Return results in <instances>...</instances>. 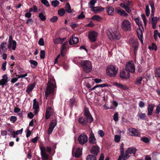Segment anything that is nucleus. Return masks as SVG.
I'll return each mask as SVG.
<instances>
[{
	"label": "nucleus",
	"mask_w": 160,
	"mask_h": 160,
	"mask_svg": "<svg viewBox=\"0 0 160 160\" xmlns=\"http://www.w3.org/2000/svg\"><path fill=\"white\" fill-rule=\"evenodd\" d=\"M56 88V85L55 79H51L47 84L46 90L45 91V95L46 99H47L49 95H53L55 88Z\"/></svg>",
	"instance_id": "1"
},
{
	"label": "nucleus",
	"mask_w": 160,
	"mask_h": 160,
	"mask_svg": "<svg viewBox=\"0 0 160 160\" xmlns=\"http://www.w3.org/2000/svg\"><path fill=\"white\" fill-rule=\"evenodd\" d=\"M106 33L108 38L111 40H118L120 38L119 32L116 28H108L106 31Z\"/></svg>",
	"instance_id": "2"
},
{
	"label": "nucleus",
	"mask_w": 160,
	"mask_h": 160,
	"mask_svg": "<svg viewBox=\"0 0 160 160\" xmlns=\"http://www.w3.org/2000/svg\"><path fill=\"white\" fill-rule=\"evenodd\" d=\"M134 20L139 27V28L138 29L137 31V33L139 39L140 41L142 44L143 43V37L142 35V31L140 28V26L142 27L141 24V21L138 18L134 19Z\"/></svg>",
	"instance_id": "3"
},
{
	"label": "nucleus",
	"mask_w": 160,
	"mask_h": 160,
	"mask_svg": "<svg viewBox=\"0 0 160 160\" xmlns=\"http://www.w3.org/2000/svg\"><path fill=\"white\" fill-rule=\"evenodd\" d=\"M81 64L83 67V70L87 73L91 71L92 65L90 62L88 60L81 61Z\"/></svg>",
	"instance_id": "4"
},
{
	"label": "nucleus",
	"mask_w": 160,
	"mask_h": 160,
	"mask_svg": "<svg viewBox=\"0 0 160 160\" xmlns=\"http://www.w3.org/2000/svg\"><path fill=\"white\" fill-rule=\"evenodd\" d=\"M121 28L123 30L125 31H130L131 30V24L128 20L125 19L121 23Z\"/></svg>",
	"instance_id": "5"
},
{
	"label": "nucleus",
	"mask_w": 160,
	"mask_h": 160,
	"mask_svg": "<svg viewBox=\"0 0 160 160\" xmlns=\"http://www.w3.org/2000/svg\"><path fill=\"white\" fill-rule=\"evenodd\" d=\"M117 69L113 65H110L108 67L106 72L107 74L110 77H114L117 73Z\"/></svg>",
	"instance_id": "6"
},
{
	"label": "nucleus",
	"mask_w": 160,
	"mask_h": 160,
	"mask_svg": "<svg viewBox=\"0 0 160 160\" xmlns=\"http://www.w3.org/2000/svg\"><path fill=\"white\" fill-rule=\"evenodd\" d=\"M135 66L133 61H129L126 64L125 69L128 72L134 73L135 72Z\"/></svg>",
	"instance_id": "7"
},
{
	"label": "nucleus",
	"mask_w": 160,
	"mask_h": 160,
	"mask_svg": "<svg viewBox=\"0 0 160 160\" xmlns=\"http://www.w3.org/2000/svg\"><path fill=\"white\" fill-rule=\"evenodd\" d=\"M98 33L93 31H89L88 33V38L91 42H95L97 39Z\"/></svg>",
	"instance_id": "8"
},
{
	"label": "nucleus",
	"mask_w": 160,
	"mask_h": 160,
	"mask_svg": "<svg viewBox=\"0 0 160 160\" xmlns=\"http://www.w3.org/2000/svg\"><path fill=\"white\" fill-rule=\"evenodd\" d=\"M88 140V137L85 134L83 133L79 135L78 138V140L80 144L83 145L86 143Z\"/></svg>",
	"instance_id": "9"
},
{
	"label": "nucleus",
	"mask_w": 160,
	"mask_h": 160,
	"mask_svg": "<svg viewBox=\"0 0 160 160\" xmlns=\"http://www.w3.org/2000/svg\"><path fill=\"white\" fill-rule=\"evenodd\" d=\"M84 115L87 118V122L91 123L93 121V118L91 115L88 109L86 107L84 109Z\"/></svg>",
	"instance_id": "10"
},
{
	"label": "nucleus",
	"mask_w": 160,
	"mask_h": 160,
	"mask_svg": "<svg viewBox=\"0 0 160 160\" xmlns=\"http://www.w3.org/2000/svg\"><path fill=\"white\" fill-rule=\"evenodd\" d=\"M12 36H10L9 38L8 44V48H10L12 46V49L13 50H15L16 47V42L15 40H12Z\"/></svg>",
	"instance_id": "11"
},
{
	"label": "nucleus",
	"mask_w": 160,
	"mask_h": 160,
	"mask_svg": "<svg viewBox=\"0 0 160 160\" xmlns=\"http://www.w3.org/2000/svg\"><path fill=\"white\" fill-rule=\"evenodd\" d=\"M130 133V135L131 136H137V137H140V133L136 129L130 128L128 129Z\"/></svg>",
	"instance_id": "12"
},
{
	"label": "nucleus",
	"mask_w": 160,
	"mask_h": 160,
	"mask_svg": "<svg viewBox=\"0 0 160 160\" xmlns=\"http://www.w3.org/2000/svg\"><path fill=\"white\" fill-rule=\"evenodd\" d=\"M57 124L55 120H52L49 124V128L48 130V134H51L53 131L54 128Z\"/></svg>",
	"instance_id": "13"
},
{
	"label": "nucleus",
	"mask_w": 160,
	"mask_h": 160,
	"mask_svg": "<svg viewBox=\"0 0 160 160\" xmlns=\"http://www.w3.org/2000/svg\"><path fill=\"white\" fill-rule=\"evenodd\" d=\"M41 155L43 160H45L48 159V156L45 153L46 148L42 147L40 148Z\"/></svg>",
	"instance_id": "14"
},
{
	"label": "nucleus",
	"mask_w": 160,
	"mask_h": 160,
	"mask_svg": "<svg viewBox=\"0 0 160 160\" xmlns=\"http://www.w3.org/2000/svg\"><path fill=\"white\" fill-rule=\"evenodd\" d=\"M8 78L6 74L2 76V78L0 80V86L1 85L2 88L4 87V85H6L8 82Z\"/></svg>",
	"instance_id": "15"
},
{
	"label": "nucleus",
	"mask_w": 160,
	"mask_h": 160,
	"mask_svg": "<svg viewBox=\"0 0 160 160\" xmlns=\"http://www.w3.org/2000/svg\"><path fill=\"white\" fill-rule=\"evenodd\" d=\"M33 109L34 110V113L35 115H37L38 112L39 108V104L37 101L36 99H34L33 100Z\"/></svg>",
	"instance_id": "16"
},
{
	"label": "nucleus",
	"mask_w": 160,
	"mask_h": 160,
	"mask_svg": "<svg viewBox=\"0 0 160 160\" xmlns=\"http://www.w3.org/2000/svg\"><path fill=\"white\" fill-rule=\"evenodd\" d=\"M91 10L95 13H98L103 11L104 10V8L101 6H97L91 9Z\"/></svg>",
	"instance_id": "17"
},
{
	"label": "nucleus",
	"mask_w": 160,
	"mask_h": 160,
	"mask_svg": "<svg viewBox=\"0 0 160 160\" xmlns=\"http://www.w3.org/2000/svg\"><path fill=\"white\" fill-rule=\"evenodd\" d=\"M155 106V105L153 104H148L147 108L148 115V116H150L152 114Z\"/></svg>",
	"instance_id": "18"
},
{
	"label": "nucleus",
	"mask_w": 160,
	"mask_h": 160,
	"mask_svg": "<svg viewBox=\"0 0 160 160\" xmlns=\"http://www.w3.org/2000/svg\"><path fill=\"white\" fill-rule=\"evenodd\" d=\"M99 151V148L97 145L93 146L90 152L91 153L97 155Z\"/></svg>",
	"instance_id": "19"
},
{
	"label": "nucleus",
	"mask_w": 160,
	"mask_h": 160,
	"mask_svg": "<svg viewBox=\"0 0 160 160\" xmlns=\"http://www.w3.org/2000/svg\"><path fill=\"white\" fill-rule=\"evenodd\" d=\"M78 38L75 37L74 35L71 37L69 41V43L70 45H72L77 43L78 42Z\"/></svg>",
	"instance_id": "20"
},
{
	"label": "nucleus",
	"mask_w": 160,
	"mask_h": 160,
	"mask_svg": "<svg viewBox=\"0 0 160 160\" xmlns=\"http://www.w3.org/2000/svg\"><path fill=\"white\" fill-rule=\"evenodd\" d=\"M115 11L120 16H123L124 17H127L128 16V14L125 12V11L120 8L116 9Z\"/></svg>",
	"instance_id": "21"
},
{
	"label": "nucleus",
	"mask_w": 160,
	"mask_h": 160,
	"mask_svg": "<svg viewBox=\"0 0 160 160\" xmlns=\"http://www.w3.org/2000/svg\"><path fill=\"white\" fill-rule=\"evenodd\" d=\"M120 76L122 78L127 79L130 77V74L129 72L126 73L124 71H122L120 73Z\"/></svg>",
	"instance_id": "22"
},
{
	"label": "nucleus",
	"mask_w": 160,
	"mask_h": 160,
	"mask_svg": "<svg viewBox=\"0 0 160 160\" xmlns=\"http://www.w3.org/2000/svg\"><path fill=\"white\" fill-rule=\"evenodd\" d=\"M7 44L6 42H2L0 46V52L2 51L6 52L7 50Z\"/></svg>",
	"instance_id": "23"
},
{
	"label": "nucleus",
	"mask_w": 160,
	"mask_h": 160,
	"mask_svg": "<svg viewBox=\"0 0 160 160\" xmlns=\"http://www.w3.org/2000/svg\"><path fill=\"white\" fill-rule=\"evenodd\" d=\"M89 142L90 144H94L97 142L96 140L93 133H91L89 138Z\"/></svg>",
	"instance_id": "24"
},
{
	"label": "nucleus",
	"mask_w": 160,
	"mask_h": 160,
	"mask_svg": "<svg viewBox=\"0 0 160 160\" xmlns=\"http://www.w3.org/2000/svg\"><path fill=\"white\" fill-rule=\"evenodd\" d=\"M114 85L117 86L119 88L122 89L123 90H127L128 89L127 86L124 84H122L120 83H118L117 82L114 83Z\"/></svg>",
	"instance_id": "25"
},
{
	"label": "nucleus",
	"mask_w": 160,
	"mask_h": 160,
	"mask_svg": "<svg viewBox=\"0 0 160 160\" xmlns=\"http://www.w3.org/2000/svg\"><path fill=\"white\" fill-rule=\"evenodd\" d=\"M106 11L108 15L112 16L113 12L114 11V9L112 7L108 6L106 8Z\"/></svg>",
	"instance_id": "26"
},
{
	"label": "nucleus",
	"mask_w": 160,
	"mask_h": 160,
	"mask_svg": "<svg viewBox=\"0 0 160 160\" xmlns=\"http://www.w3.org/2000/svg\"><path fill=\"white\" fill-rule=\"evenodd\" d=\"M152 158L153 160H159L160 158V154L157 152H153Z\"/></svg>",
	"instance_id": "27"
},
{
	"label": "nucleus",
	"mask_w": 160,
	"mask_h": 160,
	"mask_svg": "<svg viewBox=\"0 0 160 160\" xmlns=\"http://www.w3.org/2000/svg\"><path fill=\"white\" fill-rule=\"evenodd\" d=\"M52 108L51 107L48 108L46 111L45 118L46 119L49 118L50 117L51 112Z\"/></svg>",
	"instance_id": "28"
},
{
	"label": "nucleus",
	"mask_w": 160,
	"mask_h": 160,
	"mask_svg": "<svg viewBox=\"0 0 160 160\" xmlns=\"http://www.w3.org/2000/svg\"><path fill=\"white\" fill-rule=\"evenodd\" d=\"M35 86L34 84H29L27 87V88L26 89V92L29 94L32 91Z\"/></svg>",
	"instance_id": "29"
},
{
	"label": "nucleus",
	"mask_w": 160,
	"mask_h": 160,
	"mask_svg": "<svg viewBox=\"0 0 160 160\" xmlns=\"http://www.w3.org/2000/svg\"><path fill=\"white\" fill-rule=\"evenodd\" d=\"M127 151L130 154H133L135 155V153L137 151L136 149L134 147H131L128 148Z\"/></svg>",
	"instance_id": "30"
},
{
	"label": "nucleus",
	"mask_w": 160,
	"mask_h": 160,
	"mask_svg": "<svg viewBox=\"0 0 160 160\" xmlns=\"http://www.w3.org/2000/svg\"><path fill=\"white\" fill-rule=\"evenodd\" d=\"M82 148H78L75 153V157L76 158L79 157L82 154Z\"/></svg>",
	"instance_id": "31"
},
{
	"label": "nucleus",
	"mask_w": 160,
	"mask_h": 160,
	"mask_svg": "<svg viewBox=\"0 0 160 160\" xmlns=\"http://www.w3.org/2000/svg\"><path fill=\"white\" fill-rule=\"evenodd\" d=\"M138 42L137 41L134 42L132 43V46L134 48V52L136 54L138 49Z\"/></svg>",
	"instance_id": "32"
},
{
	"label": "nucleus",
	"mask_w": 160,
	"mask_h": 160,
	"mask_svg": "<svg viewBox=\"0 0 160 160\" xmlns=\"http://www.w3.org/2000/svg\"><path fill=\"white\" fill-rule=\"evenodd\" d=\"M79 122L83 125H86L87 124V122L85 119L82 117H80L78 120Z\"/></svg>",
	"instance_id": "33"
},
{
	"label": "nucleus",
	"mask_w": 160,
	"mask_h": 160,
	"mask_svg": "<svg viewBox=\"0 0 160 160\" xmlns=\"http://www.w3.org/2000/svg\"><path fill=\"white\" fill-rule=\"evenodd\" d=\"M97 1L96 0H91L88 3L89 7L91 9L94 8L95 4L96 3Z\"/></svg>",
	"instance_id": "34"
},
{
	"label": "nucleus",
	"mask_w": 160,
	"mask_h": 160,
	"mask_svg": "<svg viewBox=\"0 0 160 160\" xmlns=\"http://www.w3.org/2000/svg\"><path fill=\"white\" fill-rule=\"evenodd\" d=\"M150 4L151 8V16H153L154 13L155 11V8L154 6V3L153 2H150Z\"/></svg>",
	"instance_id": "35"
},
{
	"label": "nucleus",
	"mask_w": 160,
	"mask_h": 160,
	"mask_svg": "<svg viewBox=\"0 0 160 160\" xmlns=\"http://www.w3.org/2000/svg\"><path fill=\"white\" fill-rule=\"evenodd\" d=\"M131 154L127 151H126L124 156H123V160H126L128 158L131 156Z\"/></svg>",
	"instance_id": "36"
},
{
	"label": "nucleus",
	"mask_w": 160,
	"mask_h": 160,
	"mask_svg": "<svg viewBox=\"0 0 160 160\" xmlns=\"http://www.w3.org/2000/svg\"><path fill=\"white\" fill-rule=\"evenodd\" d=\"M65 8L67 12L69 13L72 12V11L71 10V7L69 3H67L66 4Z\"/></svg>",
	"instance_id": "37"
},
{
	"label": "nucleus",
	"mask_w": 160,
	"mask_h": 160,
	"mask_svg": "<svg viewBox=\"0 0 160 160\" xmlns=\"http://www.w3.org/2000/svg\"><path fill=\"white\" fill-rule=\"evenodd\" d=\"M65 13V11L63 8L59 9L58 11V14L60 16H63Z\"/></svg>",
	"instance_id": "38"
},
{
	"label": "nucleus",
	"mask_w": 160,
	"mask_h": 160,
	"mask_svg": "<svg viewBox=\"0 0 160 160\" xmlns=\"http://www.w3.org/2000/svg\"><path fill=\"white\" fill-rule=\"evenodd\" d=\"M143 78L141 77H137L135 83L137 85H139L141 84Z\"/></svg>",
	"instance_id": "39"
},
{
	"label": "nucleus",
	"mask_w": 160,
	"mask_h": 160,
	"mask_svg": "<svg viewBox=\"0 0 160 160\" xmlns=\"http://www.w3.org/2000/svg\"><path fill=\"white\" fill-rule=\"evenodd\" d=\"M155 73V77L160 78V67L156 69Z\"/></svg>",
	"instance_id": "40"
},
{
	"label": "nucleus",
	"mask_w": 160,
	"mask_h": 160,
	"mask_svg": "<svg viewBox=\"0 0 160 160\" xmlns=\"http://www.w3.org/2000/svg\"><path fill=\"white\" fill-rule=\"evenodd\" d=\"M97 159L95 156L92 155H89L87 157V160H96Z\"/></svg>",
	"instance_id": "41"
},
{
	"label": "nucleus",
	"mask_w": 160,
	"mask_h": 160,
	"mask_svg": "<svg viewBox=\"0 0 160 160\" xmlns=\"http://www.w3.org/2000/svg\"><path fill=\"white\" fill-rule=\"evenodd\" d=\"M141 140L145 143H147L149 142L151 140L150 138L143 137L141 138Z\"/></svg>",
	"instance_id": "42"
},
{
	"label": "nucleus",
	"mask_w": 160,
	"mask_h": 160,
	"mask_svg": "<svg viewBox=\"0 0 160 160\" xmlns=\"http://www.w3.org/2000/svg\"><path fill=\"white\" fill-rule=\"evenodd\" d=\"M52 5L54 7H57L59 4V2L57 0H53L52 2Z\"/></svg>",
	"instance_id": "43"
},
{
	"label": "nucleus",
	"mask_w": 160,
	"mask_h": 160,
	"mask_svg": "<svg viewBox=\"0 0 160 160\" xmlns=\"http://www.w3.org/2000/svg\"><path fill=\"white\" fill-rule=\"evenodd\" d=\"M54 43L55 44H58L62 43L61 38H58L53 40Z\"/></svg>",
	"instance_id": "44"
},
{
	"label": "nucleus",
	"mask_w": 160,
	"mask_h": 160,
	"mask_svg": "<svg viewBox=\"0 0 160 160\" xmlns=\"http://www.w3.org/2000/svg\"><path fill=\"white\" fill-rule=\"evenodd\" d=\"M138 115L140 118L142 119H144L146 116L145 113L142 112H140Z\"/></svg>",
	"instance_id": "45"
},
{
	"label": "nucleus",
	"mask_w": 160,
	"mask_h": 160,
	"mask_svg": "<svg viewBox=\"0 0 160 160\" xmlns=\"http://www.w3.org/2000/svg\"><path fill=\"white\" fill-rule=\"evenodd\" d=\"M120 154L121 155H123L124 153V144L122 143L121 145L120 148Z\"/></svg>",
	"instance_id": "46"
},
{
	"label": "nucleus",
	"mask_w": 160,
	"mask_h": 160,
	"mask_svg": "<svg viewBox=\"0 0 160 160\" xmlns=\"http://www.w3.org/2000/svg\"><path fill=\"white\" fill-rule=\"evenodd\" d=\"M92 19L99 21L101 20V18L98 15H95L92 18Z\"/></svg>",
	"instance_id": "47"
},
{
	"label": "nucleus",
	"mask_w": 160,
	"mask_h": 160,
	"mask_svg": "<svg viewBox=\"0 0 160 160\" xmlns=\"http://www.w3.org/2000/svg\"><path fill=\"white\" fill-rule=\"evenodd\" d=\"M39 17L42 21L45 20L46 19L45 16L44 15V14L42 13H40L39 14Z\"/></svg>",
	"instance_id": "48"
},
{
	"label": "nucleus",
	"mask_w": 160,
	"mask_h": 160,
	"mask_svg": "<svg viewBox=\"0 0 160 160\" xmlns=\"http://www.w3.org/2000/svg\"><path fill=\"white\" fill-rule=\"evenodd\" d=\"M145 13L147 16H149L150 11L148 5L146 6Z\"/></svg>",
	"instance_id": "49"
},
{
	"label": "nucleus",
	"mask_w": 160,
	"mask_h": 160,
	"mask_svg": "<svg viewBox=\"0 0 160 160\" xmlns=\"http://www.w3.org/2000/svg\"><path fill=\"white\" fill-rule=\"evenodd\" d=\"M81 58L80 57H75L74 58L73 61V62L77 64L79 63L80 62V61L81 62V61L80 60V59Z\"/></svg>",
	"instance_id": "50"
},
{
	"label": "nucleus",
	"mask_w": 160,
	"mask_h": 160,
	"mask_svg": "<svg viewBox=\"0 0 160 160\" xmlns=\"http://www.w3.org/2000/svg\"><path fill=\"white\" fill-rule=\"evenodd\" d=\"M149 48L151 49L152 48V50H154L155 51H156L157 50V47L156 44L154 43H152V46H149Z\"/></svg>",
	"instance_id": "51"
},
{
	"label": "nucleus",
	"mask_w": 160,
	"mask_h": 160,
	"mask_svg": "<svg viewBox=\"0 0 160 160\" xmlns=\"http://www.w3.org/2000/svg\"><path fill=\"white\" fill-rule=\"evenodd\" d=\"M37 8L34 5L33 6V8H30L29 9V12H36L37 10Z\"/></svg>",
	"instance_id": "52"
},
{
	"label": "nucleus",
	"mask_w": 160,
	"mask_h": 160,
	"mask_svg": "<svg viewBox=\"0 0 160 160\" xmlns=\"http://www.w3.org/2000/svg\"><path fill=\"white\" fill-rule=\"evenodd\" d=\"M40 57L41 59H43L45 57V52L44 50H41L40 51Z\"/></svg>",
	"instance_id": "53"
},
{
	"label": "nucleus",
	"mask_w": 160,
	"mask_h": 160,
	"mask_svg": "<svg viewBox=\"0 0 160 160\" xmlns=\"http://www.w3.org/2000/svg\"><path fill=\"white\" fill-rule=\"evenodd\" d=\"M160 112V104H159L157 107L155 111V113L158 114Z\"/></svg>",
	"instance_id": "54"
},
{
	"label": "nucleus",
	"mask_w": 160,
	"mask_h": 160,
	"mask_svg": "<svg viewBox=\"0 0 160 160\" xmlns=\"http://www.w3.org/2000/svg\"><path fill=\"white\" fill-rule=\"evenodd\" d=\"M17 119V117L14 116H11L10 118V121L12 123H14Z\"/></svg>",
	"instance_id": "55"
},
{
	"label": "nucleus",
	"mask_w": 160,
	"mask_h": 160,
	"mask_svg": "<svg viewBox=\"0 0 160 160\" xmlns=\"http://www.w3.org/2000/svg\"><path fill=\"white\" fill-rule=\"evenodd\" d=\"M41 2L43 4L47 7H48L49 6L48 2L46 0H41Z\"/></svg>",
	"instance_id": "56"
},
{
	"label": "nucleus",
	"mask_w": 160,
	"mask_h": 160,
	"mask_svg": "<svg viewBox=\"0 0 160 160\" xmlns=\"http://www.w3.org/2000/svg\"><path fill=\"white\" fill-rule=\"evenodd\" d=\"M120 137L118 135L115 136L114 141L116 142H119L120 141Z\"/></svg>",
	"instance_id": "57"
},
{
	"label": "nucleus",
	"mask_w": 160,
	"mask_h": 160,
	"mask_svg": "<svg viewBox=\"0 0 160 160\" xmlns=\"http://www.w3.org/2000/svg\"><path fill=\"white\" fill-rule=\"evenodd\" d=\"M141 17L143 19L144 25H145V26H146L147 23V22L146 19V17H145V15L144 14H142L141 15Z\"/></svg>",
	"instance_id": "58"
},
{
	"label": "nucleus",
	"mask_w": 160,
	"mask_h": 160,
	"mask_svg": "<svg viewBox=\"0 0 160 160\" xmlns=\"http://www.w3.org/2000/svg\"><path fill=\"white\" fill-rule=\"evenodd\" d=\"M58 19V18L57 17L54 16L51 18L50 21L52 22H56L57 20Z\"/></svg>",
	"instance_id": "59"
},
{
	"label": "nucleus",
	"mask_w": 160,
	"mask_h": 160,
	"mask_svg": "<svg viewBox=\"0 0 160 160\" xmlns=\"http://www.w3.org/2000/svg\"><path fill=\"white\" fill-rule=\"evenodd\" d=\"M159 19V18L157 17H153L152 18V21L153 23H156Z\"/></svg>",
	"instance_id": "60"
},
{
	"label": "nucleus",
	"mask_w": 160,
	"mask_h": 160,
	"mask_svg": "<svg viewBox=\"0 0 160 160\" xmlns=\"http://www.w3.org/2000/svg\"><path fill=\"white\" fill-rule=\"evenodd\" d=\"M38 44L40 46L44 45V41L43 38H41L38 41Z\"/></svg>",
	"instance_id": "61"
},
{
	"label": "nucleus",
	"mask_w": 160,
	"mask_h": 160,
	"mask_svg": "<svg viewBox=\"0 0 160 160\" xmlns=\"http://www.w3.org/2000/svg\"><path fill=\"white\" fill-rule=\"evenodd\" d=\"M113 118L115 121H117L118 120V113L116 112L114 114Z\"/></svg>",
	"instance_id": "62"
},
{
	"label": "nucleus",
	"mask_w": 160,
	"mask_h": 160,
	"mask_svg": "<svg viewBox=\"0 0 160 160\" xmlns=\"http://www.w3.org/2000/svg\"><path fill=\"white\" fill-rule=\"evenodd\" d=\"M138 105L139 107L141 108H144L145 106V103L141 101L139 102Z\"/></svg>",
	"instance_id": "63"
},
{
	"label": "nucleus",
	"mask_w": 160,
	"mask_h": 160,
	"mask_svg": "<svg viewBox=\"0 0 160 160\" xmlns=\"http://www.w3.org/2000/svg\"><path fill=\"white\" fill-rule=\"evenodd\" d=\"M29 62L31 64H33L34 66H37L38 65V62L35 61L31 60Z\"/></svg>",
	"instance_id": "64"
}]
</instances>
